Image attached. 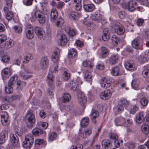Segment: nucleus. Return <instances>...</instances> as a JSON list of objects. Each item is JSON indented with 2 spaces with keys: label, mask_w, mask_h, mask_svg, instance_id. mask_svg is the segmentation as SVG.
Instances as JSON below:
<instances>
[{
  "label": "nucleus",
  "mask_w": 149,
  "mask_h": 149,
  "mask_svg": "<svg viewBox=\"0 0 149 149\" xmlns=\"http://www.w3.org/2000/svg\"><path fill=\"white\" fill-rule=\"evenodd\" d=\"M0 114L1 116V121L2 124L3 126L7 125L8 124V113L5 111H1L0 112Z\"/></svg>",
  "instance_id": "obj_11"
},
{
  "label": "nucleus",
  "mask_w": 149,
  "mask_h": 149,
  "mask_svg": "<svg viewBox=\"0 0 149 149\" xmlns=\"http://www.w3.org/2000/svg\"><path fill=\"white\" fill-rule=\"evenodd\" d=\"M6 6L5 7L8 8V9H11L12 6V3H13L12 0H5Z\"/></svg>",
  "instance_id": "obj_51"
},
{
  "label": "nucleus",
  "mask_w": 149,
  "mask_h": 149,
  "mask_svg": "<svg viewBox=\"0 0 149 149\" xmlns=\"http://www.w3.org/2000/svg\"><path fill=\"white\" fill-rule=\"evenodd\" d=\"M32 132L33 136H38L42 134L43 133V131L40 128L36 127L32 130Z\"/></svg>",
  "instance_id": "obj_28"
},
{
  "label": "nucleus",
  "mask_w": 149,
  "mask_h": 149,
  "mask_svg": "<svg viewBox=\"0 0 149 149\" xmlns=\"http://www.w3.org/2000/svg\"><path fill=\"white\" fill-rule=\"evenodd\" d=\"M83 64L84 66L90 68L92 67V63L89 60H85L83 61Z\"/></svg>",
  "instance_id": "obj_41"
},
{
  "label": "nucleus",
  "mask_w": 149,
  "mask_h": 149,
  "mask_svg": "<svg viewBox=\"0 0 149 149\" xmlns=\"http://www.w3.org/2000/svg\"><path fill=\"white\" fill-rule=\"evenodd\" d=\"M89 119L88 118L84 117L82 119L81 122V126L83 127H86L88 125Z\"/></svg>",
  "instance_id": "obj_33"
},
{
  "label": "nucleus",
  "mask_w": 149,
  "mask_h": 149,
  "mask_svg": "<svg viewBox=\"0 0 149 149\" xmlns=\"http://www.w3.org/2000/svg\"><path fill=\"white\" fill-rule=\"evenodd\" d=\"M25 120L26 127L29 128H32L36 121L34 115L31 113H28L25 116Z\"/></svg>",
  "instance_id": "obj_3"
},
{
  "label": "nucleus",
  "mask_w": 149,
  "mask_h": 149,
  "mask_svg": "<svg viewBox=\"0 0 149 149\" xmlns=\"http://www.w3.org/2000/svg\"><path fill=\"white\" fill-rule=\"evenodd\" d=\"M111 40L114 45H117L119 42V38L116 36L113 35L111 38Z\"/></svg>",
  "instance_id": "obj_44"
},
{
  "label": "nucleus",
  "mask_w": 149,
  "mask_h": 149,
  "mask_svg": "<svg viewBox=\"0 0 149 149\" xmlns=\"http://www.w3.org/2000/svg\"><path fill=\"white\" fill-rule=\"evenodd\" d=\"M47 80L48 84L50 86H52L53 85V75L52 73H49L47 76Z\"/></svg>",
  "instance_id": "obj_36"
},
{
  "label": "nucleus",
  "mask_w": 149,
  "mask_h": 149,
  "mask_svg": "<svg viewBox=\"0 0 149 149\" xmlns=\"http://www.w3.org/2000/svg\"><path fill=\"white\" fill-rule=\"evenodd\" d=\"M111 81L105 77L102 78L100 84L102 87L104 88H107L109 87L111 85Z\"/></svg>",
  "instance_id": "obj_15"
},
{
  "label": "nucleus",
  "mask_w": 149,
  "mask_h": 149,
  "mask_svg": "<svg viewBox=\"0 0 149 149\" xmlns=\"http://www.w3.org/2000/svg\"><path fill=\"white\" fill-rule=\"evenodd\" d=\"M34 141L33 135L31 134H28L25 136V140L23 143V146L26 148H30L33 144Z\"/></svg>",
  "instance_id": "obj_5"
},
{
  "label": "nucleus",
  "mask_w": 149,
  "mask_h": 149,
  "mask_svg": "<svg viewBox=\"0 0 149 149\" xmlns=\"http://www.w3.org/2000/svg\"><path fill=\"white\" fill-rule=\"evenodd\" d=\"M132 87L134 89H137L138 88V82L134 80H133L131 83Z\"/></svg>",
  "instance_id": "obj_56"
},
{
  "label": "nucleus",
  "mask_w": 149,
  "mask_h": 149,
  "mask_svg": "<svg viewBox=\"0 0 149 149\" xmlns=\"http://www.w3.org/2000/svg\"><path fill=\"white\" fill-rule=\"evenodd\" d=\"M101 50L100 56L101 58H105L109 55V51L105 47H101Z\"/></svg>",
  "instance_id": "obj_24"
},
{
  "label": "nucleus",
  "mask_w": 149,
  "mask_h": 149,
  "mask_svg": "<svg viewBox=\"0 0 149 149\" xmlns=\"http://www.w3.org/2000/svg\"><path fill=\"white\" fill-rule=\"evenodd\" d=\"M32 18L37 20L41 24H44L45 21L46 19L44 14L39 10H36L34 12Z\"/></svg>",
  "instance_id": "obj_2"
},
{
  "label": "nucleus",
  "mask_w": 149,
  "mask_h": 149,
  "mask_svg": "<svg viewBox=\"0 0 149 149\" xmlns=\"http://www.w3.org/2000/svg\"><path fill=\"white\" fill-rule=\"evenodd\" d=\"M109 136H110V139L114 140V141L115 140H118V136L115 134L113 133H110Z\"/></svg>",
  "instance_id": "obj_59"
},
{
  "label": "nucleus",
  "mask_w": 149,
  "mask_h": 149,
  "mask_svg": "<svg viewBox=\"0 0 149 149\" xmlns=\"http://www.w3.org/2000/svg\"><path fill=\"white\" fill-rule=\"evenodd\" d=\"M6 36L4 35H0V44L3 45L7 40Z\"/></svg>",
  "instance_id": "obj_53"
},
{
  "label": "nucleus",
  "mask_w": 149,
  "mask_h": 149,
  "mask_svg": "<svg viewBox=\"0 0 149 149\" xmlns=\"http://www.w3.org/2000/svg\"><path fill=\"white\" fill-rule=\"evenodd\" d=\"M49 62V60L47 57L42 58L40 62V67L43 69H46L48 65Z\"/></svg>",
  "instance_id": "obj_16"
},
{
  "label": "nucleus",
  "mask_w": 149,
  "mask_h": 149,
  "mask_svg": "<svg viewBox=\"0 0 149 149\" xmlns=\"http://www.w3.org/2000/svg\"><path fill=\"white\" fill-rule=\"evenodd\" d=\"M15 133L19 136H20L23 133V131L21 128L19 127H16L14 129Z\"/></svg>",
  "instance_id": "obj_46"
},
{
  "label": "nucleus",
  "mask_w": 149,
  "mask_h": 149,
  "mask_svg": "<svg viewBox=\"0 0 149 149\" xmlns=\"http://www.w3.org/2000/svg\"><path fill=\"white\" fill-rule=\"evenodd\" d=\"M149 71L147 69L144 70L143 71V75L145 78H147L149 77Z\"/></svg>",
  "instance_id": "obj_64"
},
{
  "label": "nucleus",
  "mask_w": 149,
  "mask_h": 149,
  "mask_svg": "<svg viewBox=\"0 0 149 149\" xmlns=\"http://www.w3.org/2000/svg\"><path fill=\"white\" fill-rule=\"evenodd\" d=\"M95 6L93 4H85L83 6V8L85 10L89 12H92L95 9Z\"/></svg>",
  "instance_id": "obj_29"
},
{
  "label": "nucleus",
  "mask_w": 149,
  "mask_h": 149,
  "mask_svg": "<svg viewBox=\"0 0 149 149\" xmlns=\"http://www.w3.org/2000/svg\"><path fill=\"white\" fill-rule=\"evenodd\" d=\"M10 57L4 55L1 58V61L4 63L8 62L10 59Z\"/></svg>",
  "instance_id": "obj_58"
},
{
  "label": "nucleus",
  "mask_w": 149,
  "mask_h": 149,
  "mask_svg": "<svg viewBox=\"0 0 149 149\" xmlns=\"http://www.w3.org/2000/svg\"><path fill=\"white\" fill-rule=\"evenodd\" d=\"M57 54V53L56 52H54L52 54V59L54 62H56L58 61V58Z\"/></svg>",
  "instance_id": "obj_55"
},
{
  "label": "nucleus",
  "mask_w": 149,
  "mask_h": 149,
  "mask_svg": "<svg viewBox=\"0 0 149 149\" xmlns=\"http://www.w3.org/2000/svg\"><path fill=\"white\" fill-rule=\"evenodd\" d=\"M83 148L82 145L80 144H78L76 146H72L70 148V149H82Z\"/></svg>",
  "instance_id": "obj_61"
},
{
  "label": "nucleus",
  "mask_w": 149,
  "mask_h": 149,
  "mask_svg": "<svg viewBox=\"0 0 149 149\" xmlns=\"http://www.w3.org/2000/svg\"><path fill=\"white\" fill-rule=\"evenodd\" d=\"M13 87L6 86L5 88V92L8 94H10L13 92Z\"/></svg>",
  "instance_id": "obj_49"
},
{
  "label": "nucleus",
  "mask_w": 149,
  "mask_h": 149,
  "mask_svg": "<svg viewBox=\"0 0 149 149\" xmlns=\"http://www.w3.org/2000/svg\"><path fill=\"white\" fill-rule=\"evenodd\" d=\"M144 119V114L143 112H140L136 115V122L138 123H141L143 122Z\"/></svg>",
  "instance_id": "obj_26"
},
{
  "label": "nucleus",
  "mask_w": 149,
  "mask_h": 149,
  "mask_svg": "<svg viewBox=\"0 0 149 149\" xmlns=\"http://www.w3.org/2000/svg\"><path fill=\"white\" fill-rule=\"evenodd\" d=\"M10 141L13 146L10 147V149H15V147L19 146V138L16 134H13L10 135Z\"/></svg>",
  "instance_id": "obj_6"
},
{
  "label": "nucleus",
  "mask_w": 149,
  "mask_h": 149,
  "mask_svg": "<svg viewBox=\"0 0 149 149\" xmlns=\"http://www.w3.org/2000/svg\"><path fill=\"white\" fill-rule=\"evenodd\" d=\"M58 17V12L55 9H53L50 14V20L53 22L56 21V26H61L64 23L63 19L61 18H59L57 19Z\"/></svg>",
  "instance_id": "obj_1"
},
{
  "label": "nucleus",
  "mask_w": 149,
  "mask_h": 149,
  "mask_svg": "<svg viewBox=\"0 0 149 149\" xmlns=\"http://www.w3.org/2000/svg\"><path fill=\"white\" fill-rule=\"evenodd\" d=\"M98 111L96 110H92L91 113L90 115V117L97 118L99 116Z\"/></svg>",
  "instance_id": "obj_48"
},
{
  "label": "nucleus",
  "mask_w": 149,
  "mask_h": 149,
  "mask_svg": "<svg viewBox=\"0 0 149 149\" xmlns=\"http://www.w3.org/2000/svg\"><path fill=\"white\" fill-rule=\"evenodd\" d=\"M9 9H8L6 7H4L3 8V10L6 14V18L9 21L12 19L13 20L14 19L13 14L12 11L9 10Z\"/></svg>",
  "instance_id": "obj_17"
},
{
  "label": "nucleus",
  "mask_w": 149,
  "mask_h": 149,
  "mask_svg": "<svg viewBox=\"0 0 149 149\" xmlns=\"http://www.w3.org/2000/svg\"><path fill=\"white\" fill-rule=\"evenodd\" d=\"M148 102V100L145 97H143L140 101L141 104L143 106H146L147 105Z\"/></svg>",
  "instance_id": "obj_52"
},
{
  "label": "nucleus",
  "mask_w": 149,
  "mask_h": 149,
  "mask_svg": "<svg viewBox=\"0 0 149 149\" xmlns=\"http://www.w3.org/2000/svg\"><path fill=\"white\" fill-rule=\"evenodd\" d=\"M57 136L56 134L54 132L52 133L51 134H49L48 138V140L49 141H52L54 140Z\"/></svg>",
  "instance_id": "obj_45"
},
{
  "label": "nucleus",
  "mask_w": 149,
  "mask_h": 149,
  "mask_svg": "<svg viewBox=\"0 0 149 149\" xmlns=\"http://www.w3.org/2000/svg\"><path fill=\"white\" fill-rule=\"evenodd\" d=\"M114 32L118 35L123 34L125 31L123 26L118 22L114 23L113 25Z\"/></svg>",
  "instance_id": "obj_7"
},
{
  "label": "nucleus",
  "mask_w": 149,
  "mask_h": 149,
  "mask_svg": "<svg viewBox=\"0 0 149 149\" xmlns=\"http://www.w3.org/2000/svg\"><path fill=\"white\" fill-rule=\"evenodd\" d=\"M126 15V13L125 12L123 11H121L119 13L118 16L120 18L123 19L125 17Z\"/></svg>",
  "instance_id": "obj_60"
},
{
  "label": "nucleus",
  "mask_w": 149,
  "mask_h": 149,
  "mask_svg": "<svg viewBox=\"0 0 149 149\" xmlns=\"http://www.w3.org/2000/svg\"><path fill=\"white\" fill-rule=\"evenodd\" d=\"M118 55L116 54L112 55L109 59V63L111 65L116 64L118 59Z\"/></svg>",
  "instance_id": "obj_30"
},
{
  "label": "nucleus",
  "mask_w": 149,
  "mask_h": 149,
  "mask_svg": "<svg viewBox=\"0 0 149 149\" xmlns=\"http://www.w3.org/2000/svg\"><path fill=\"white\" fill-rule=\"evenodd\" d=\"M128 104V102L127 100L125 99L120 100L118 102L117 108L118 111L120 113L123 111L124 110V107H125Z\"/></svg>",
  "instance_id": "obj_9"
},
{
  "label": "nucleus",
  "mask_w": 149,
  "mask_h": 149,
  "mask_svg": "<svg viewBox=\"0 0 149 149\" xmlns=\"http://www.w3.org/2000/svg\"><path fill=\"white\" fill-rule=\"evenodd\" d=\"M139 109L138 107L134 105L133 107L132 108L130 111L131 113L134 114L136 111L138 110Z\"/></svg>",
  "instance_id": "obj_63"
},
{
  "label": "nucleus",
  "mask_w": 149,
  "mask_h": 149,
  "mask_svg": "<svg viewBox=\"0 0 149 149\" xmlns=\"http://www.w3.org/2000/svg\"><path fill=\"white\" fill-rule=\"evenodd\" d=\"M112 93L109 90H105L103 92H102L100 95L101 99L104 100H106L109 99Z\"/></svg>",
  "instance_id": "obj_14"
},
{
  "label": "nucleus",
  "mask_w": 149,
  "mask_h": 149,
  "mask_svg": "<svg viewBox=\"0 0 149 149\" xmlns=\"http://www.w3.org/2000/svg\"><path fill=\"white\" fill-rule=\"evenodd\" d=\"M102 145L105 149H109L111 146V142L109 140H103L102 142Z\"/></svg>",
  "instance_id": "obj_23"
},
{
  "label": "nucleus",
  "mask_w": 149,
  "mask_h": 149,
  "mask_svg": "<svg viewBox=\"0 0 149 149\" xmlns=\"http://www.w3.org/2000/svg\"><path fill=\"white\" fill-rule=\"evenodd\" d=\"M123 7L128 9L129 11H134L137 8H139L137 3L134 0H131L128 2H124L122 4Z\"/></svg>",
  "instance_id": "obj_4"
},
{
  "label": "nucleus",
  "mask_w": 149,
  "mask_h": 149,
  "mask_svg": "<svg viewBox=\"0 0 149 149\" xmlns=\"http://www.w3.org/2000/svg\"><path fill=\"white\" fill-rule=\"evenodd\" d=\"M141 129L143 132L146 134L149 133V126L148 125H144L141 127Z\"/></svg>",
  "instance_id": "obj_43"
},
{
  "label": "nucleus",
  "mask_w": 149,
  "mask_h": 149,
  "mask_svg": "<svg viewBox=\"0 0 149 149\" xmlns=\"http://www.w3.org/2000/svg\"><path fill=\"white\" fill-rule=\"evenodd\" d=\"M78 102L84 109L85 108V105L87 102L86 97L84 94L82 93H79L78 95Z\"/></svg>",
  "instance_id": "obj_10"
},
{
  "label": "nucleus",
  "mask_w": 149,
  "mask_h": 149,
  "mask_svg": "<svg viewBox=\"0 0 149 149\" xmlns=\"http://www.w3.org/2000/svg\"><path fill=\"white\" fill-rule=\"evenodd\" d=\"M80 15L78 12H72L70 13V16L71 19L76 20L80 17Z\"/></svg>",
  "instance_id": "obj_34"
},
{
  "label": "nucleus",
  "mask_w": 149,
  "mask_h": 149,
  "mask_svg": "<svg viewBox=\"0 0 149 149\" xmlns=\"http://www.w3.org/2000/svg\"><path fill=\"white\" fill-rule=\"evenodd\" d=\"M15 31L17 33H20L22 31V28L20 26H15L13 27Z\"/></svg>",
  "instance_id": "obj_54"
},
{
  "label": "nucleus",
  "mask_w": 149,
  "mask_h": 149,
  "mask_svg": "<svg viewBox=\"0 0 149 149\" xmlns=\"http://www.w3.org/2000/svg\"><path fill=\"white\" fill-rule=\"evenodd\" d=\"M74 82L73 81L70 82L69 84V86L70 90L74 91H76V92L79 91V87L78 84H80L79 82L77 81Z\"/></svg>",
  "instance_id": "obj_13"
},
{
  "label": "nucleus",
  "mask_w": 149,
  "mask_h": 149,
  "mask_svg": "<svg viewBox=\"0 0 149 149\" xmlns=\"http://www.w3.org/2000/svg\"><path fill=\"white\" fill-rule=\"evenodd\" d=\"M68 70L64 71L63 74V78L65 81H68L70 78V75L68 72Z\"/></svg>",
  "instance_id": "obj_50"
},
{
  "label": "nucleus",
  "mask_w": 149,
  "mask_h": 149,
  "mask_svg": "<svg viewBox=\"0 0 149 149\" xmlns=\"http://www.w3.org/2000/svg\"><path fill=\"white\" fill-rule=\"evenodd\" d=\"M84 77L85 80L89 82H91L92 75L91 72L88 70L85 71L84 72Z\"/></svg>",
  "instance_id": "obj_27"
},
{
  "label": "nucleus",
  "mask_w": 149,
  "mask_h": 149,
  "mask_svg": "<svg viewBox=\"0 0 149 149\" xmlns=\"http://www.w3.org/2000/svg\"><path fill=\"white\" fill-rule=\"evenodd\" d=\"M23 71L21 70L19 72V76L22 77L24 80L30 78L31 76V75H26L24 73V71L25 73H30V72L26 68H23Z\"/></svg>",
  "instance_id": "obj_19"
},
{
  "label": "nucleus",
  "mask_w": 149,
  "mask_h": 149,
  "mask_svg": "<svg viewBox=\"0 0 149 149\" xmlns=\"http://www.w3.org/2000/svg\"><path fill=\"white\" fill-rule=\"evenodd\" d=\"M125 120L122 118H116L115 120V125L117 126H122L124 124Z\"/></svg>",
  "instance_id": "obj_31"
},
{
  "label": "nucleus",
  "mask_w": 149,
  "mask_h": 149,
  "mask_svg": "<svg viewBox=\"0 0 149 149\" xmlns=\"http://www.w3.org/2000/svg\"><path fill=\"white\" fill-rule=\"evenodd\" d=\"M64 3L62 1L58 2L56 8L58 9H62L64 6Z\"/></svg>",
  "instance_id": "obj_62"
},
{
  "label": "nucleus",
  "mask_w": 149,
  "mask_h": 149,
  "mask_svg": "<svg viewBox=\"0 0 149 149\" xmlns=\"http://www.w3.org/2000/svg\"><path fill=\"white\" fill-rule=\"evenodd\" d=\"M112 74L114 76L118 75L119 73V69L118 66L114 67L112 69L111 72Z\"/></svg>",
  "instance_id": "obj_37"
},
{
  "label": "nucleus",
  "mask_w": 149,
  "mask_h": 149,
  "mask_svg": "<svg viewBox=\"0 0 149 149\" xmlns=\"http://www.w3.org/2000/svg\"><path fill=\"white\" fill-rule=\"evenodd\" d=\"M77 55L76 50L74 48H71L68 51V56L70 58L75 57Z\"/></svg>",
  "instance_id": "obj_32"
},
{
  "label": "nucleus",
  "mask_w": 149,
  "mask_h": 149,
  "mask_svg": "<svg viewBox=\"0 0 149 149\" xmlns=\"http://www.w3.org/2000/svg\"><path fill=\"white\" fill-rule=\"evenodd\" d=\"M71 99V95L69 93H65L64 94L62 101L63 103L68 102Z\"/></svg>",
  "instance_id": "obj_35"
},
{
  "label": "nucleus",
  "mask_w": 149,
  "mask_h": 149,
  "mask_svg": "<svg viewBox=\"0 0 149 149\" xmlns=\"http://www.w3.org/2000/svg\"><path fill=\"white\" fill-rule=\"evenodd\" d=\"M15 77H16V76H14L11 77L10 79L8 81V85L7 86L13 87V86L14 85L16 82L15 80Z\"/></svg>",
  "instance_id": "obj_40"
},
{
  "label": "nucleus",
  "mask_w": 149,
  "mask_h": 149,
  "mask_svg": "<svg viewBox=\"0 0 149 149\" xmlns=\"http://www.w3.org/2000/svg\"><path fill=\"white\" fill-rule=\"evenodd\" d=\"M8 133L5 130H3L0 133V144L4 143L7 138Z\"/></svg>",
  "instance_id": "obj_18"
},
{
  "label": "nucleus",
  "mask_w": 149,
  "mask_h": 149,
  "mask_svg": "<svg viewBox=\"0 0 149 149\" xmlns=\"http://www.w3.org/2000/svg\"><path fill=\"white\" fill-rule=\"evenodd\" d=\"M34 29H25V33L27 38L29 39H32L34 36L33 33Z\"/></svg>",
  "instance_id": "obj_25"
},
{
  "label": "nucleus",
  "mask_w": 149,
  "mask_h": 149,
  "mask_svg": "<svg viewBox=\"0 0 149 149\" xmlns=\"http://www.w3.org/2000/svg\"><path fill=\"white\" fill-rule=\"evenodd\" d=\"M38 125L39 127H42L44 130L46 129L48 127V124L46 122L40 121L38 123Z\"/></svg>",
  "instance_id": "obj_47"
},
{
  "label": "nucleus",
  "mask_w": 149,
  "mask_h": 149,
  "mask_svg": "<svg viewBox=\"0 0 149 149\" xmlns=\"http://www.w3.org/2000/svg\"><path fill=\"white\" fill-rule=\"evenodd\" d=\"M33 58V56L31 54H28L24 57L23 62L24 63H27L30 60L32 59Z\"/></svg>",
  "instance_id": "obj_39"
},
{
  "label": "nucleus",
  "mask_w": 149,
  "mask_h": 149,
  "mask_svg": "<svg viewBox=\"0 0 149 149\" xmlns=\"http://www.w3.org/2000/svg\"><path fill=\"white\" fill-rule=\"evenodd\" d=\"M93 19L95 20L100 21L102 19V17L101 14L95 13L93 14Z\"/></svg>",
  "instance_id": "obj_42"
},
{
  "label": "nucleus",
  "mask_w": 149,
  "mask_h": 149,
  "mask_svg": "<svg viewBox=\"0 0 149 149\" xmlns=\"http://www.w3.org/2000/svg\"><path fill=\"white\" fill-rule=\"evenodd\" d=\"M132 47L136 49H138L139 46V40L137 39H134L132 42Z\"/></svg>",
  "instance_id": "obj_38"
},
{
  "label": "nucleus",
  "mask_w": 149,
  "mask_h": 149,
  "mask_svg": "<svg viewBox=\"0 0 149 149\" xmlns=\"http://www.w3.org/2000/svg\"><path fill=\"white\" fill-rule=\"evenodd\" d=\"M67 42V40L66 36L64 34H61L58 41V42L60 44V45L64 46L66 44Z\"/></svg>",
  "instance_id": "obj_21"
},
{
  "label": "nucleus",
  "mask_w": 149,
  "mask_h": 149,
  "mask_svg": "<svg viewBox=\"0 0 149 149\" xmlns=\"http://www.w3.org/2000/svg\"><path fill=\"white\" fill-rule=\"evenodd\" d=\"M34 31L36 34L41 40H43L45 38V32L42 28L39 26L36 27L34 29Z\"/></svg>",
  "instance_id": "obj_8"
},
{
  "label": "nucleus",
  "mask_w": 149,
  "mask_h": 149,
  "mask_svg": "<svg viewBox=\"0 0 149 149\" xmlns=\"http://www.w3.org/2000/svg\"><path fill=\"white\" fill-rule=\"evenodd\" d=\"M125 68L129 70H132L135 68V64L132 62L127 61L124 64Z\"/></svg>",
  "instance_id": "obj_22"
},
{
  "label": "nucleus",
  "mask_w": 149,
  "mask_h": 149,
  "mask_svg": "<svg viewBox=\"0 0 149 149\" xmlns=\"http://www.w3.org/2000/svg\"><path fill=\"white\" fill-rule=\"evenodd\" d=\"M14 44L13 40L10 39H7L2 45L4 48L8 49L13 47Z\"/></svg>",
  "instance_id": "obj_20"
},
{
  "label": "nucleus",
  "mask_w": 149,
  "mask_h": 149,
  "mask_svg": "<svg viewBox=\"0 0 149 149\" xmlns=\"http://www.w3.org/2000/svg\"><path fill=\"white\" fill-rule=\"evenodd\" d=\"M1 75L3 80L8 79L11 75L10 68H5L1 72Z\"/></svg>",
  "instance_id": "obj_12"
},
{
  "label": "nucleus",
  "mask_w": 149,
  "mask_h": 149,
  "mask_svg": "<svg viewBox=\"0 0 149 149\" xmlns=\"http://www.w3.org/2000/svg\"><path fill=\"white\" fill-rule=\"evenodd\" d=\"M40 4L42 10L44 11L46 9V7L48 4V2L47 1H44L40 2Z\"/></svg>",
  "instance_id": "obj_57"
}]
</instances>
